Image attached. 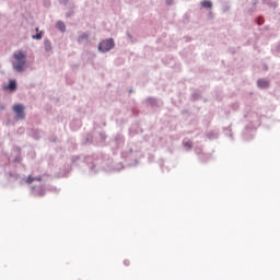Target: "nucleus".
Listing matches in <instances>:
<instances>
[{
	"label": "nucleus",
	"mask_w": 280,
	"mask_h": 280,
	"mask_svg": "<svg viewBox=\"0 0 280 280\" xmlns=\"http://www.w3.org/2000/svg\"><path fill=\"white\" fill-rule=\"evenodd\" d=\"M13 57L15 59L13 68L19 72H23L26 63V55L23 51H18Z\"/></svg>",
	"instance_id": "obj_1"
},
{
	"label": "nucleus",
	"mask_w": 280,
	"mask_h": 280,
	"mask_svg": "<svg viewBox=\"0 0 280 280\" xmlns=\"http://www.w3.org/2000/svg\"><path fill=\"white\" fill-rule=\"evenodd\" d=\"M113 47H114V40L106 39L100 44L98 49L103 52H106V51H109Z\"/></svg>",
	"instance_id": "obj_2"
},
{
	"label": "nucleus",
	"mask_w": 280,
	"mask_h": 280,
	"mask_svg": "<svg viewBox=\"0 0 280 280\" xmlns=\"http://www.w3.org/2000/svg\"><path fill=\"white\" fill-rule=\"evenodd\" d=\"M13 110L16 114V119L25 118L24 106L22 104L14 105Z\"/></svg>",
	"instance_id": "obj_3"
},
{
	"label": "nucleus",
	"mask_w": 280,
	"mask_h": 280,
	"mask_svg": "<svg viewBox=\"0 0 280 280\" xmlns=\"http://www.w3.org/2000/svg\"><path fill=\"white\" fill-rule=\"evenodd\" d=\"M257 85L261 89H266L269 86V82L266 80H258Z\"/></svg>",
	"instance_id": "obj_4"
},
{
	"label": "nucleus",
	"mask_w": 280,
	"mask_h": 280,
	"mask_svg": "<svg viewBox=\"0 0 280 280\" xmlns=\"http://www.w3.org/2000/svg\"><path fill=\"white\" fill-rule=\"evenodd\" d=\"M34 180H38V182H40L42 180V177H33V176H28L27 177V179H26V183L28 184V185H31L32 183H34Z\"/></svg>",
	"instance_id": "obj_5"
},
{
	"label": "nucleus",
	"mask_w": 280,
	"mask_h": 280,
	"mask_svg": "<svg viewBox=\"0 0 280 280\" xmlns=\"http://www.w3.org/2000/svg\"><path fill=\"white\" fill-rule=\"evenodd\" d=\"M200 5H201L202 8L211 9V8H212V2H210V1H202V2L200 3Z\"/></svg>",
	"instance_id": "obj_6"
},
{
	"label": "nucleus",
	"mask_w": 280,
	"mask_h": 280,
	"mask_svg": "<svg viewBox=\"0 0 280 280\" xmlns=\"http://www.w3.org/2000/svg\"><path fill=\"white\" fill-rule=\"evenodd\" d=\"M5 89H9V90H11V91H15V89H16V82H15V81H11V82L9 83V85H8Z\"/></svg>",
	"instance_id": "obj_7"
},
{
	"label": "nucleus",
	"mask_w": 280,
	"mask_h": 280,
	"mask_svg": "<svg viewBox=\"0 0 280 280\" xmlns=\"http://www.w3.org/2000/svg\"><path fill=\"white\" fill-rule=\"evenodd\" d=\"M57 27L61 31V32H65L66 31V25L63 22L59 21L57 23Z\"/></svg>",
	"instance_id": "obj_8"
},
{
	"label": "nucleus",
	"mask_w": 280,
	"mask_h": 280,
	"mask_svg": "<svg viewBox=\"0 0 280 280\" xmlns=\"http://www.w3.org/2000/svg\"><path fill=\"white\" fill-rule=\"evenodd\" d=\"M45 49H46L47 51H50V50H51V44H50V42H48V40L45 42Z\"/></svg>",
	"instance_id": "obj_9"
},
{
	"label": "nucleus",
	"mask_w": 280,
	"mask_h": 280,
	"mask_svg": "<svg viewBox=\"0 0 280 280\" xmlns=\"http://www.w3.org/2000/svg\"><path fill=\"white\" fill-rule=\"evenodd\" d=\"M88 38H89L88 34H83L82 36L79 37L78 42L81 43V42H83L84 39H88Z\"/></svg>",
	"instance_id": "obj_10"
},
{
	"label": "nucleus",
	"mask_w": 280,
	"mask_h": 280,
	"mask_svg": "<svg viewBox=\"0 0 280 280\" xmlns=\"http://www.w3.org/2000/svg\"><path fill=\"white\" fill-rule=\"evenodd\" d=\"M184 147L191 149L192 148V142L191 141H186L184 142Z\"/></svg>",
	"instance_id": "obj_11"
},
{
	"label": "nucleus",
	"mask_w": 280,
	"mask_h": 280,
	"mask_svg": "<svg viewBox=\"0 0 280 280\" xmlns=\"http://www.w3.org/2000/svg\"><path fill=\"white\" fill-rule=\"evenodd\" d=\"M34 39H40L42 38V33H38L37 35L33 36Z\"/></svg>",
	"instance_id": "obj_12"
},
{
	"label": "nucleus",
	"mask_w": 280,
	"mask_h": 280,
	"mask_svg": "<svg viewBox=\"0 0 280 280\" xmlns=\"http://www.w3.org/2000/svg\"><path fill=\"white\" fill-rule=\"evenodd\" d=\"M125 266H130V261L129 260H125Z\"/></svg>",
	"instance_id": "obj_13"
}]
</instances>
